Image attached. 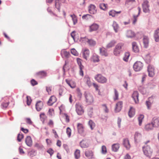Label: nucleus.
<instances>
[{
  "label": "nucleus",
  "mask_w": 159,
  "mask_h": 159,
  "mask_svg": "<svg viewBox=\"0 0 159 159\" xmlns=\"http://www.w3.org/2000/svg\"><path fill=\"white\" fill-rule=\"evenodd\" d=\"M124 43H117L114 48L113 51V54L116 56H119L124 49Z\"/></svg>",
  "instance_id": "1"
},
{
  "label": "nucleus",
  "mask_w": 159,
  "mask_h": 159,
  "mask_svg": "<svg viewBox=\"0 0 159 159\" xmlns=\"http://www.w3.org/2000/svg\"><path fill=\"white\" fill-rule=\"evenodd\" d=\"M149 142V141H148L147 142L145 143V144H146ZM143 149L144 154L146 156L150 158L152 153V150L151 149L150 146L146 145L143 147Z\"/></svg>",
  "instance_id": "2"
},
{
  "label": "nucleus",
  "mask_w": 159,
  "mask_h": 159,
  "mask_svg": "<svg viewBox=\"0 0 159 159\" xmlns=\"http://www.w3.org/2000/svg\"><path fill=\"white\" fill-rule=\"evenodd\" d=\"M94 79L96 81L101 84L106 83L107 81V79L100 74L96 75Z\"/></svg>",
  "instance_id": "3"
},
{
  "label": "nucleus",
  "mask_w": 159,
  "mask_h": 159,
  "mask_svg": "<svg viewBox=\"0 0 159 159\" xmlns=\"http://www.w3.org/2000/svg\"><path fill=\"white\" fill-rule=\"evenodd\" d=\"M86 102L88 104H90L93 102L94 99L93 96L89 92H85L84 94Z\"/></svg>",
  "instance_id": "4"
},
{
  "label": "nucleus",
  "mask_w": 159,
  "mask_h": 159,
  "mask_svg": "<svg viewBox=\"0 0 159 159\" xmlns=\"http://www.w3.org/2000/svg\"><path fill=\"white\" fill-rule=\"evenodd\" d=\"M143 66V64L140 61H137L133 65V69L135 71H139L141 70Z\"/></svg>",
  "instance_id": "5"
},
{
  "label": "nucleus",
  "mask_w": 159,
  "mask_h": 159,
  "mask_svg": "<svg viewBox=\"0 0 159 159\" xmlns=\"http://www.w3.org/2000/svg\"><path fill=\"white\" fill-rule=\"evenodd\" d=\"M76 111L79 115H81L83 114L84 110L81 104L79 102L76 103L75 105Z\"/></svg>",
  "instance_id": "6"
},
{
  "label": "nucleus",
  "mask_w": 159,
  "mask_h": 159,
  "mask_svg": "<svg viewBox=\"0 0 159 159\" xmlns=\"http://www.w3.org/2000/svg\"><path fill=\"white\" fill-rule=\"evenodd\" d=\"M147 71L148 75L150 77H153L155 75V70L154 66L151 65H149L147 67Z\"/></svg>",
  "instance_id": "7"
},
{
  "label": "nucleus",
  "mask_w": 159,
  "mask_h": 159,
  "mask_svg": "<svg viewBox=\"0 0 159 159\" xmlns=\"http://www.w3.org/2000/svg\"><path fill=\"white\" fill-rule=\"evenodd\" d=\"M143 11L145 13H148L150 11L149 2L147 0L143 1L142 4Z\"/></svg>",
  "instance_id": "8"
},
{
  "label": "nucleus",
  "mask_w": 159,
  "mask_h": 159,
  "mask_svg": "<svg viewBox=\"0 0 159 159\" xmlns=\"http://www.w3.org/2000/svg\"><path fill=\"white\" fill-rule=\"evenodd\" d=\"M99 27L97 24L94 23L89 26V31L90 32L97 30Z\"/></svg>",
  "instance_id": "9"
},
{
  "label": "nucleus",
  "mask_w": 159,
  "mask_h": 159,
  "mask_svg": "<svg viewBox=\"0 0 159 159\" xmlns=\"http://www.w3.org/2000/svg\"><path fill=\"white\" fill-rule=\"evenodd\" d=\"M132 98L136 103L139 102V93L137 91H134L132 95Z\"/></svg>",
  "instance_id": "10"
},
{
  "label": "nucleus",
  "mask_w": 159,
  "mask_h": 159,
  "mask_svg": "<svg viewBox=\"0 0 159 159\" xmlns=\"http://www.w3.org/2000/svg\"><path fill=\"white\" fill-rule=\"evenodd\" d=\"M89 11L91 14H95L97 12L96 7L93 5L91 4L89 7Z\"/></svg>",
  "instance_id": "11"
},
{
  "label": "nucleus",
  "mask_w": 159,
  "mask_h": 159,
  "mask_svg": "<svg viewBox=\"0 0 159 159\" xmlns=\"http://www.w3.org/2000/svg\"><path fill=\"white\" fill-rule=\"evenodd\" d=\"M122 104L123 102L122 101H119L116 103L115 108V111L116 112H119L121 110Z\"/></svg>",
  "instance_id": "12"
},
{
  "label": "nucleus",
  "mask_w": 159,
  "mask_h": 159,
  "mask_svg": "<svg viewBox=\"0 0 159 159\" xmlns=\"http://www.w3.org/2000/svg\"><path fill=\"white\" fill-rule=\"evenodd\" d=\"M43 102L41 101H39L38 102L36 105V109L37 111H40L43 108Z\"/></svg>",
  "instance_id": "13"
},
{
  "label": "nucleus",
  "mask_w": 159,
  "mask_h": 159,
  "mask_svg": "<svg viewBox=\"0 0 159 159\" xmlns=\"http://www.w3.org/2000/svg\"><path fill=\"white\" fill-rule=\"evenodd\" d=\"M149 38L148 37L146 36H144L143 38V42L144 46L145 48H147L149 44Z\"/></svg>",
  "instance_id": "14"
},
{
  "label": "nucleus",
  "mask_w": 159,
  "mask_h": 159,
  "mask_svg": "<svg viewBox=\"0 0 159 159\" xmlns=\"http://www.w3.org/2000/svg\"><path fill=\"white\" fill-rule=\"evenodd\" d=\"M26 145L29 146L31 147L32 145V140L31 137L30 136H27L25 140Z\"/></svg>",
  "instance_id": "15"
},
{
  "label": "nucleus",
  "mask_w": 159,
  "mask_h": 159,
  "mask_svg": "<svg viewBox=\"0 0 159 159\" xmlns=\"http://www.w3.org/2000/svg\"><path fill=\"white\" fill-rule=\"evenodd\" d=\"M83 57L86 60H87L89 55V51L88 49L85 48L83 52Z\"/></svg>",
  "instance_id": "16"
},
{
  "label": "nucleus",
  "mask_w": 159,
  "mask_h": 159,
  "mask_svg": "<svg viewBox=\"0 0 159 159\" xmlns=\"http://www.w3.org/2000/svg\"><path fill=\"white\" fill-rule=\"evenodd\" d=\"M100 53V54L102 56L107 57L108 56V54L107 52V50L103 48H100L99 49Z\"/></svg>",
  "instance_id": "17"
},
{
  "label": "nucleus",
  "mask_w": 159,
  "mask_h": 159,
  "mask_svg": "<svg viewBox=\"0 0 159 159\" xmlns=\"http://www.w3.org/2000/svg\"><path fill=\"white\" fill-rule=\"evenodd\" d=\"M133 50L135 53L138 52H139V47L135 42H133L132 43Z\"/></svg>",
  "instance_id": "18"
},
{
  "label": "nucleus",
  "mask_w": 159,
  "mask_h": 159,
  "mask_svg": "<svg viewBox=\"0 0 159 159\" xmlns=\"http://www.w3.org/2000/svg\"><path fill=\"white\" fill-rule=\"evenodd\" d=\"M152 99L153 97H151L149 98L148 101H146V105L148 109H150L151 108V105L153 103V101H152Z\"/></svg>",
  "instance_id": "19"
},
{
  "label": "nucleus",
  "mask_w": 159,
  "mask_h": 159,
  "mask_svg": "<svg viewBox=\"0 0 159 159\" xmlns=\"http://www.w3.org/2000/svg\"><path fill=\"white\" fill-rule=\"evenodd\" d=\"M77 129L78 133L81 134L84 131V127L83 125L81 123H78L77 124Z\"/></svg>",
  "instance_id": "20"
},
{
  "label": "nucleus",
  "mask_w": 159,
  "mask_h": 159,
  "mask_svg": "<svg viewBox=\"0 0 159 159\" xmlns=\"http://www.w3.org/2000/svg\"><path fill=\"white\" fill-rule=\"evenodd\" d=\"M57 98L54 96H51L49 98L48 101V104L49 105H52L57 101Z\"/></svg>",
  "instance_id": "21"
},
{
  "label": "nucleus",
  "mask_w": 159,
  "mask_h": 159,
  "mask_svg": "<svg viewBox=\"0 0 159 159\" xmlns=\"http://www.w3.org/2000/svg\"><path fill=\"white\" fill-rule=\"evenodd\" d=\"M80 144L81 147L83 148H87L89 146L88 141L86 140H83L80 142Z\"/></svg>",
  "instance_id": "22"
},
{
  "label": "nucleus",
  "mask_w": 159,
  "mask_h": 159,
  "mask_svg": "<svg viewBox=\"0 0 159 159\" xmlns=\"http://www.w3.org/2000/svg\"><path fill=\"white\" fill-rule=\"evenodd\" d=\"M85 156L89 159L93 158V152L91 151L88 150L85 152Z\"/></svg>",
  "instance_id": "23"
},
{
  "label": "nucleus",
  "mask_w": 159,
  "mask_h": 159,
  "mask_svg": "<svg viewBox=\"0 0 159 159\" xmlns=\"http://www.w3.org/2000/svg\"><path fill=\"white\" fill-rule=\"evenodd\" d=\"M123 145L127 149H129L130 147L129 140L127 139H124Z\"/></svg>",
  "instance_id": "24"
},
{
  "label": "nucleus",
  "mask_w": 159,
  "mask_h": 159,
  "mask_svg": "<svg viewBox=\"0 0 159 159\" xmlns=\"http://www.w3.org/2000/svg\"><path fill=\"white\" fill-rule=\"evenodd\" d=\"M67 84L71 88H75L76 86L75 82L72 80H69L67 79L66 80Z\"/></svg>",
  "instance_id": "25"
},
{
  "label": "nucleus",
  "mask_w": 159,
  "mask_h": 159,
  "mask_svg": "<svg viewBox=\"0 0 159 159\" xmlns=\"http://www.w3.org/2000/svg\"><path fill=\"white\" fill-rule=\"evenodd\" d=\"M154 127L153 125L151 123L146 125L145 126L144 129L146 130L149 131L153 129Z\"/></svg>",
  "instance_id": "26"
},
{
  "label": "nucleus",
  "mask_w": 159,
  "mask_h": 159,
  "mask_svg": "<svg viewBox=\"0 0 159 159\" xmlns=\"http://www.w3.org/2000/svg\"><path fill=\"white\" fill-rule=\"evenodd\" d=\"M154 37L155 40L157 42L159 41V29H157L155 30L154 34Z\"/></svg>",
  "instance_id": "27"
},
{
  "label": "nucleus",
  "mask_w": 159,
  "mask_h": 159,
  "mask_svg": "<svg viewBox=\"0 0 159 159\" xmlns=\"http://www.w3.org/2000/svg\"><path fill=\"white\" fill-rule=\"evenodd\" d=\"M91 60L94 62H98L99 61L98 56L95 54H93L91 57Z\"/></svg>",
  "instance_id": "28"
},
{
  "label": "nucleus",
  "mask_w": 159,
  "mask_h": 159,
  "mask_svg": "<svg viewBox=\"0 0 159 159\" xmlns=\"http://www.w3.org/2000/svg\"><path fill=\"white\" fill-rule=\"evenodd\" d=\"M138 9L139 11V13L138 15L137 16H135V15H133V24L134 25L135 24V23H136L137 20V18L139 15L140 12H141V9L139 7H138Z\"/></svg>",
  "instance_id": "29"
},
{
  "label": "nucleus",
  "mask_w": 159,
  "mask_h": 159,
  "mask_svg": "<svg viewBox=\"0 0 159 159\" xmlns=\"http://www.w3.org/2000/svg\"><path fill=\"white\" fill-rule=\"evenodd\" d=\"M142 138V135L139 132H136L134 134V139L136 142L139 141Z\"/></svg>",
  "instance_id": "30"
},
{
  "label": "nucleus",
  "mask_w": 159,
  "mask_h": 159,
  "mask_svg": "<svg viewBox=\"0 0 159 159\" xmlns=\"http://www.w3.org/2000/svg\"><path fill=\"white\" fill-rule=\"evenodd\" d=\"M152 123L154 127H158L159 126V120L158 119H154Z\"/></svg>",
  "instance_id": "31"
},
{
  "label": "nucleus",
  "mask_w": 159,
  "mask_h": 159,
  "mask_svg": "<svg viewBox=\"0 0 159 159\" xmlns=\"http://www.w3.org/2000/svg\"><path fill=\"white\" fill-rule=\"evenodd\" d=\"M126 35L127 37L131 38L134 36L135 34L132 31L129 30L127 31Z\"/></svg>",
  "instance_id": "32"
},
{
  "label": "nucleus",
  "mask_w": 159,
  "mask_h": 159,
  "mask_svg": "<svg viewBox=\"0 0 159 159\" xmlns=\"http://www.w3.org/2000/svg\"><path fill=\"white\" fill-rule=\"evenodd\" d=\"M116 43V41L115 40H112L107 44L106 48H111L113 47Z\"/></svg>",
  "instance_id": "33"
},
{
  "label": "nucleus",
  "mask_w": 159,
  "mask_h": 159,
  "mask_svg": "<svg viewBox=\"0 0 159 159\" xmlns=\"http://www.w3.org/2000/svg\"><path fill=\"white\" fill-rule=\"evenodd\" d=\"M112 26L115 32H117L119 29V26L118 24L116 22L114 21L112 24Z\"/></svg>",
  "instance_id": "34"
},
{
  "label": "nucleus",
  "mask_w": 159,
  "mask_h": 159,
  "mask_svg": "<svg viewBox=\"0 0 159 159\" xmlns=\"http://www.w3.org/2000/svg\"><path fill=\"white\" fill-rule=\"evenodd\" d=\"M61 54L62 57L64 56L66 57H68L70 55V53L65 50H62L61 51Z\"/></svg>",
  "instance_id": "35"
},
{
  "label": "nucleus",
  "mask_w": 159,
  "mask_h": 159,
  "mask_svg": "<svg viewBox=\"0 0 159 159\" xmlns=\"http://www.w3.org/2000/svg\"><path fill=\"white\" fill-rule=\"evenodd\" d=\"M121 12V11H116L112 10L109 12V14L110 16H111L112 17L115 16L117 14H120Z\"/></svg>",
  "instance_id": "36"
},
{
  "label": "nucleus",
  "mask_w": 159,
  "mask_h": 159,
  "mask_svg": "<svg viewBox=\"0 0 159 159\" xmlns=\"http://www.w3.org/2000/svg\"><path fill=\"white\" fill-rule=\"evenodd\" d=\"M119 148V144L118 143L114 144L112 146V150L114 152L117 151Z\"/></svg>",
  "instance_id": "37"
},
{
  "label": "nucleus",
  "mask_w": 159,
  "mask_h": 159,
  "mask_svg": "<svg viewBox=\"0 0 159 159\" xmlns=\"http://www.w3.org/2000/svg\"><path fill=\"white\" fill-rule=\"evenodd\" d=\"M88 124L91 130L93 129L95 126V124L92 120H90L88 122Z\"/></svg>",
  "instance_id": "38"
},
{
  "label": "nucleus",
  "mask_w": 159,
  "mask_h": 159,
  "mask_svg": "<svg viewBox=\"0 0 159 159\" xmlns=\"http://www.w3.org/2000/svg\"><path fill=\"white\" fill-rule=\"evenodd\" d=\"M135 114L134 109L132 107H130L129 112V116L130 117H132Z\"/></svg>",
  "instance_id": "39"
},
{
  "label": "nucleus",
  "mask_w": 159,
  "mask_h": 159,
  "mask_svg": "<svg viewBox=\"0 0 159 159\" xmlns=\"http://www.w3.org/2000/svg\"><path fill=\"white\" fill-rule=\"evenodd\" d=\"M129 56L130 53L129 52H125L124 54V56L123 58V60L125 62L128 61Z\"/></svg>",
  "instance_id": "40"
},
{
  "label": "nucleus",
  "mask_w": 159,
  "mask_h": 159,
  "mask_svg": "<svg viewBox=\"0 0 159 159\" xmlns=\"http://www.w3.org/2000/svg\"><path fill=\"white\" fill-rule=\"evenodd\" d=\"M86 82V83L90 87L92 85V83L90 80V77L88 76H86L84 78Z\"/></svg>",
  "instance_id": "41"
},
{
  "label": "nucleus",
  "mask_w": 159,
  "mask_h": 159,
  "mask_svg": "<svg viewBox=\"0 0 159 159\" xmlns=\"http://www.w3.org/2000/svg\"><path fill=\"white\" fill-rule=\"evenodd\" d=\"M34 146L38 149L40 150L43 149L44 148V146L42 144L38 143H36Z\"/></svg>",
  "instance_id": "42"
},
{
  "label": "nucleus",
  "mask_w": 159,
  "mask_h": 159,
  "mask_svg": "<svg viewBox=\"0 0 159 159\" xmlns=\"http://www.w3.org/2000/svg\"><path fill=\"white\" fill-rule=\"evenodd\" d=\"M70 17L72 18L74 25H75L77 23V19L76 16L74 14L71 15Z\"/></svg>",
  "instance_id": "43"
},
{
  "label": "nucleus",
  "mask_w": 159,
  "mask_h": 159,
  "mask_svg": "<svg viewBox=\"0 0 159 159\" xmlns=\"http://www.w3.org/2000/svg\"><path fill=\"white\" fill-rule=\"evenodd\" d=\"M100 8L104 11H105L107 9V4L103 3H100L99 4Z\"/></svg>",
  "instance_id": "44"
},
{
  "label": "nucleus",
  "mask_w": 159,
  "mask_h": 159,
  "mask_svg": "<svg viewBox=\"0 0 159 159\" xmlns=\"http://www.w3.org/2000/svg\"><path fill=\"white\" fill-rule=\"evenodd\" d=\"M55 6L59 12L60 11V5L58 0L55 1Z\"/></svg>",
  "instance_id": "45"
},
{
  "label": "nucleus",
  "mask_w": 159,
  "mask_h": 159,
  "mask_svg": "<svg viewBox=\"0 0 159 159\" xmlns=\"http://www.w3.org/2000/svg\"><path fill=\"white\" fill-rule=\"evenodd\" d=\"M144 116L143 115H140L138 117V120L139 121V126H141L142 125V120L144 118Z\"/></svg>",
  "instance_id": "46"
},
{
  "label": "nucleus",
  "mask_w": 159,
  "mask_h": 159,
  "mask_svg": "<svg viewBox=\"0 0 159 159\" xmlns=\"http://www.w3.org/2000/svg\"><path fill=\"white\" fill-rule=\"evenodd\" d=\"M114 96L113 99L114 101L118 99L119 93L117 90L116 89H114Z\"/></svg>",
  "instance_id": "47"
},
{
  "label": "nucleus",
  "mask_w": 159,
  "mask_h": 159,
  "mask_svg": "<svg viewBox=\"0 0 159 159\" xmlns=\"http://www.w3.org/2000/svg\"><path fill=\"white\" fill-rule=\"evenodd\" d=\"M75 157L76 159L79 158L80 156V150L77 149L75 152Z\"/></svg>",
  "instance_id": "48"
},
{
  "label": "nucleus",
  "mask_w": 159,
  "mask_h": 159,
  "mask_svg": "<svg viewBox=\"0 0 159 159\" xmlns=\"http://www.w3.org/2000/svg\"><path fill=\"white\" fill-rule=\"evenodd\" d=\"M88 41V43L91 46H94L96 44V42L93 39H87Z\"/></svg>",
  "instance_id": "49"
},
{
  "label": "nucleus",
  "mask_w": 159,
  "mask_h": 159,
  "mask_svg": "<svg viewBox=\"0 0 159 159\" xmlns=\"http://www.w3.org/2000/svg\"><path fill=\"white\" fill-rule=\"evenodd\" d=\"M77 61L79 68H81L82 67H84V66L82 65V60L80 58H77Z\"/></svg>",
  "instance_id": "50"
},
{
  "label": "nucleus",
  "mask_w": 159,
  "mask_h": 159,
  "mask_svg": "<svg viewBox=\"0 0 159 159\" xmlns=\"http://www.w3.org/2000/svg\"><path fill=\"white\" fill-rule=\"evenodd\" d=\"M91 16H92L91 15L87 14L83 15L82 17V18L83 20H87L89 19L90 18Z\"/></svg>",
  "instance_id": "51"
},
{
  "label": "nucleus",
  "mask_w": 159,
  "mask_h": 159,
  "mask_svg": "<svg viewBox=\"0 0 159 159\" xmlns=\"http://www.w3.org/2000/svg\"><path fill=\"white\" fill-rule=\"evenodd\" d=\"M40 116L41 121H42L43 123L46 118V116L45 114L43 113H41L40 115Z\"/></svg>",
  "instance_id": "52"
},
{
  "label": "nucleus",
  "mask_w": 159,
  "mask_h": 159,
  "mask_svg": "<svg viewBox=\"0 0 159 159\" xmlns=\"http://www.w3.org/2000/svg\"><path fill=\"white\" fill-rule=\"evenodd\" d=\"M66 133L68 137L69 138L70 137L71 135V130L69 127H68L66 128Z\"/></svg>",
  "instance_id": "53"
},
{
  "label": "nucleus",
  "mask_w": 159,
  "mask_h": 159,
  "mask_svg": "<svg viewBox=\"0 0 159 159\" xmlns=\"http://www.w3.org/2000/svg\"><path fill=\"white\" fill-rule=\"evenodd\" d=\"M71 53L75 56H77L79 55L78 53L74 48H72L71 50Z\"/></svg>",
  "instance_id": "54"
},
{
  "label": "nucleus",
  "mask_w": 159,
  "mask_h": 159,
  "mask_svg": "<svg viewBox=\"0 0 159 159\" xmlns=\"http://www.w3.org/2000/svg\"><path fill=\"white\" fill-rule=\"evenodd\" d=\"M145 60L148 63L151 60V57L149 54H147L144 57Z\"/></svg>",
  "instance_id": "55"
},
{
  "label": "nucleus",
  "mask_w": 159,
  "mask_h": 159,
  "mask_svg": "<svg viewBox=\"0 0 159 159\" xmlns=\"http://www.w3.org/2000/svg\"><path fill=\"white\" fill-rule=\"evenodd\" d=\"M23 138L24 135L23 134H19L18 135L17 139L19 142H20Z\"/></svg>",
  "instance_id": "56"
},
{
  "label": "nucleus",
  "mask_w": 159,
  "mask_h": 159,
  "mask_svg": "<svg viewBox=\"0 0 159 159\" xmlns=\"http://www.w3.org/2000/svg\"><path fill=\"white\" fill-rule=\"evenodd\" d=\"M46 90L47 92L49 94H51L52 92V87L50 86L46 87Z\"/></svg>",
  "instance_id": "57"
},
{
  "label": "nucleus",
  "mask_w": 159,
  "mask_h": 159,
  "mask_svg": "<svg viewBox=\"0 0 159 159\" xmlns=\"http://www.w3.org/2000/svg\"><path fill=\"white\" fill-rule=\"evenodd\" d=\"M26 99H27V104L28 105H30L31 103V99L30 97L29 96H27L26 97Z\"/></svg>",
  "instance_id": "58"
},
{
  "label": "nucleus",
  "mask_w": 159,
  "mask_h": 159,
  "mask_svg": "<svg viewBox=\"0 0 159 159\" xmlns=\"http://www.w3.org/2000/svg\"><path fill=\"white\" fill-rule=\"evenodd\" d=\"M102 152L103 154H105L107 152L106 148L105 146H102Z\"/></svg>",
  "instance_id": "59"
},
{
  "label": "nucleus",
  "mask_w": 159,
  "mask_h": 159,
  "mask_svg": "<svg viewBox=\"0 0 159 159\" xmlns=\"http://www.w3.org/2000/svg\"><path fill=\"white\" fill-rule=\"evenodd\" d=\"M93 111L92 108H90L88 112V114L89 116L91 117L93 116Z\"/></svg>",
  "instance_id": "60"
},
{
  "label": "nucleus",
  "mask_w": 159,
  "mask_h": 159,
  "mask_svg": "<svg viewBox=\"0 0 159 159\" xmlns=\"http://www.w3.org/2000/svg\"><path fill=\"white\" fill-rule=\"evenodd\" d=\"M47 152L49 153L50 156H51L53 154L54 151L52 148H50L47 150Z\"/></svg>",
  "instance_id": "61"
},
{
  "label": "nucleus",
  "mask_w": 159,
  "mask_h": 159,
  "mask_svg": "<svg viewBox=\"0 0 159 159\" xmlns=\"http://www.w3.org/2000/svg\"><path fill=\"white\" fill-rule=\"evenodd\" d=\"M8 105V103H3L2 104V107L3 108H6L7 107Z\"/></svg>",
  "instance_id": "62"
},
{
  "label": "nucleus",
  "mask_w": 159,
  "mask_h": 159,
  "mask_svg": "<svg viewBox=\"0 0 159 159\" xmlns=\"http://www.w3.org/2000/svg\"><path fill=\"white\" fill-rule=\"evenodd\" d=\"M26 122L27 123L30 125L32 124V122L31 120V119L30 118H26Z\"/></svg>",
  "instance_id": "63"
},
{
  "label": "nucleus",
  "mask_w": 159,
  "mask_h": 159,
  "mask_svg": "<svg viewBox=\"0 0 159 159\" xmlns=\"http://www.w3.org/2000/svg\"><path fill=\"white\" fill-rule=\"evenodd\" d=\"M103 107V110L105 111V112L107 113L108 112V110L107 108V106L105 104H103L102 105Z\"/></svg>",
  "instance_id": "64"
}]
</instances>
